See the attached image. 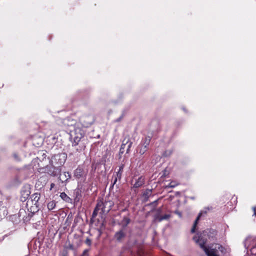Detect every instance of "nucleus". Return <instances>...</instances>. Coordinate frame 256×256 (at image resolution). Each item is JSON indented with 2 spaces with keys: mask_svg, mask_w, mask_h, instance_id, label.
<instances>
[{
  "mask_svg": "<svg viewBox=\"0 0 256 256\" xmlns=\"http://www.w3.org/2000/svg\"><path fill=\"white\" fill-rule=\"evenodd\" d=\"M85 243L88 246H90L92 244V241L89 238H87L85 241Z\"/></svg>",
  "mask_w": 256,
  "mask_h": 256,
  "instance_id": "4be33fe9",
  "label": "nucleus"
},
{
  "mask_svg": "<svg viewBox=\"0 0 256 256\" xmlns=\"http://www.w3.org/2000/svg\"><path fill=\"white\" fill-rule=\"evenodd\" d=\"M71 176L68 172H64L62 174H60L59 178L60 180L62 182H66L70 178Z\"/></svg>",
  "mask_w": 256,
  "mask_h": 256,
  "instance_id": "0eeeda50",
  "label": "nucleus"
},
{
  "mask_svg": "<svg viewBox=\"0 0 256 256\" xmlns=\"http://www.w3.org/2000/svg\"><path fill=\"white\" fill-rule=\"evenodd\" d=\"M55 184L54 183H52L50 184V190H52Z\"/></svg>",
  "mask_w": 256,
  "mask_h": 256,
  "instance_id": "bb28decb",
  "label": "nucleus"
},
{
  "mask_svg": "<svg viewBox=\"0 0 256 256\" xmlns=\"http://www.w3.org/2000/svg\"><path fill=\"white\" fill-rule=\"evenodd\" d=\"M93 122L94 120L91 116H84L80 118V122H77L75 124L73 136V142H72V146H78L84 136V131L80 126L82 125L84 127L86 128L90 126Z\"/></svg>",
  "mask_w": 256,
  "mask_h": 256,
  "instance_id": "f257e3e1",
  "label": "nucleus"
},
{
  "mask_svg": "<svg viewBox=\"0 0 256 256\" xmlns=\"http://www.w3.org/2000/svg\"><path fill=\"white\" fill-rule=\"evenodd\" d=\"M70 248L71 249H73V246H70Z\"/></svg>",
  "mask_w": 256,
  "mask_h": 256,
  "instance_id": "cd10ccee",
  "label": "nucleus"
},
{
  "mask_svg": "<svg viewBox=\"0 0 256 256\" xmlns=\"http://www.w3.org/2000/svg\"><path fill=\"white\" fill-rule=\"evenodd\" d=\"M0 193H1V192L0 191Z\"/></svg>",
  "mask_w": 256,
  "mask_h": 256,
  "instance_id": "c756f323",
  "label": "nucleus"
},
{
  "mask_svg": "<svg viewBox=\"0 0 256 256\" xmlns=\"http://www.w3.org/2000/svg\"><path fill=\"white\" fill-rule=\"evenodd\" d=\"M123 168H124V165H122V166H121L120 167V168H119V170H118V171H120V172H122Z\"/></svg>",
  "mask_w": 256,
  "mask_h": 256,
  "instance_id": "393cba45",
  "label": "nucleus"
},
{
  "mask_svg": "<svg viewBox=\"0 0 256 256\" xmlns=\"http://www.w3.org/2000/svg\"><path fill=\"white\" fill-rule=\"evenodd\" d=\"M132 142L129 140L128 138H125L121 145L120 154H122L124 152L126 154L128 153L130 148L132 146Z\"/></svg>",
  "mask_w": 256,
  "mask_h": 256,
  "instance_id": "20e7f679",
  "label": "nucleus"
},
{
  "mask_svg": "<svg viewBox=\"0 0 256 256\" xmlns=\"http://www.w3.org/2000/svg\"><path fill=\"white\" fill-rule=\"evenodd\" d=\"M152 192V190L148 189L144 192L143 196H144L145 198H148L149 196H151Z\"/></svg>",
  "mask_w": 256,
  "mask_h": 256,
  "instance_id": "6ab92c4d",
  "label": "nucleus"
},
{
  "mask_svg": "<svg viewBox=\"0 0 256 256\" xmlns=\"http://www.w3.org/2000/svg\"><path fill=\"white\" fill-rule=\"evenodd\" d=\"M150 141V138L149 136L145 138L143 144L140 149L139 152L141 154H143L146 151L148 146L149 145Z\"/></svg>",
  "mask_w": 256,
  "mask_h": 256,
  "instance_id": "39448f33",
  "label": "nucleus"
},
{
  "mask_svg": "<svg viewBox=\"0 0 256 256\" xmlns=\"http://www.w3.org/2000/svg\"><path fill=\"white\" fill-rule=\"evenodd\" d=\"M253 211L254 212V215L256 216V206H254L252 208Z\"/></svg>",
  "mask_w": 256,
  "mask_h": 256,
  "instance_id": "a878e982",
  "label": "nucleus"
},
{
  "mask_svg": "<svg viewBox=\"0 0 256 256\" xmlns=\"http://www.w3.org/2000/svg\"><path fill=\"white\" fill-rule=\"evenodd\" d=\"M30 194V192L28 190H22L21 192L20 200L25 202L28 198Z\"/></svg>",
  "mask_w": 256,
  "mask_h": 256,
  "instance_id": "9b49d317",
  "label": "nucleus"
},
{
  "mask_svg": "<svg viewBox=\"0 0 256 256\" xmlns=\"http://www.w3.org/2000/svg\"><path fill=\"white\" fill-rule=\"evenodd\" d=\"M114 205V202L109 200L108 198H106L104 201L102 200H98L92 214V218H96L98 214H107L110 211Z\"/></svg>",
  "mask_w": 256,
  "mask_h": 256,
  "instance_id": "f03ea898",
  "label": "nucleus"
},
{
  "mask_svg": "<svg viewBox=\"0 0 256 256\" xmlns=\"http://www.w3.org/2000/svg\"><path fill=\"white\" fill-rule=\"evenodd\" d=\"M144 184V179L142 176H140L136 180L135 183L134 184L133 187L138 188L140 187Z\"/></svg>",
  "mask_w": 256,
  "mask_h": 256,
  "instance_id": "9d476101",
  "label": "nucleus"
},
{
  "mask_svg": "<svg viewBox=\"0 0 256 256\" xmlns=\"http://www.w3.org/2000/svg\"><path fill=\"white\" fill-rule=\"evenodd\" d=\"M179 183L176 181L171 182L168 186H166V188H173L178 186Z\"/></svg>",
  "mask_w": 256,
  "mask_h": 256,
  "instance_id": "f3484780",
  "label": "nucleus"
},
{
  "mask_svg": "<svg viewBox=\"0 0 256 256\" xmlns=\"http://www.w3.org/2000/svg\"><path fill=\"white\" fill-rule=\"evenodd\" d=\"M31 201L34 205L38 206V202L40 198V194L38 193H34L31 196Z\"/></svg>",
  "mask_w": 256,
  "mask_h": 256,
  "instance_id": "6e6552de",
  "label": "nucleus"
},
{
  "mask_svg": "<svg viewBox=\"0 0 256 256\" xmlns=\"http://www.w3.org/2000/svg\"><path fill=\"white\" fill-rule=\"evenodd\" d=\"M56 202L54 200L50 202L48 204V208L49 210H52L56 207Z\"/></svg>",
  "mask_w": 256,
  "mask_h": 256,
  "instance_id": "dca6fc26",
  "label": "nucleus"
},
{
  "mask_svg": "<svg viewBox=\"0 0 256 256\" xmlns=\"http://www.w3.org/2000/svg\"><path fill=\"white\" fill-rule=\"evenodd\" d=\"M125 236L126 233L123 230L118 231L114 234L115 238L118 241H120L122 238H124Z\"/></svg>",
  "mask_w": 256,
  "mask_h": 256,
  "instance_id": "1a4fd4ad",
  "label": "nucleus"
},
{
  "mask_svg": "<svg viewBox=\"0 0 256 256\" xmlns=\"http://www.w3.org/2000/svg\"><path fill=\"white\" fill-rule=\"evenodd\" d=\"M13 156H14V159L16 161H20V156H18V155L17 154L14 153V154Z\"/></svg>",
  "mask_w": 256,
  "mask_h": 256,
  "instance_id": "412c9836",
  "label": "nucleus"
},
{
  "mask_svg": "<svg viewBox=\"0 0 256 256\" xmlns=\"http://www.w3.org/2000/svg\"><path fill=\"white\" fill-rule=\"evenodd\" d=\"M130 222V219L126 216H124L121 222V224L124 228L126 227Z\"/></svg>",
  "mask_w": 256,
  "mask_h": 256,
  "instance_id": "4468645a",
  "label": "nucleus"
},
{
  "mask_svg": "<svg viewBox=\"0 0 256 256\" xmlns=\"http://www.w3.org/2000/svg\"><path fill=\"white\" fill-rule=\"evenodd\" d=\"M85 148H86V146H83V149H84Z\"/></svg>",
  "mask_w": 256,
  "mask_h": 256,
  "instance_id": "c85d7f7f",
  "label": "nucleus"
},
{
  "mask_svg": "<svg viewBox=\"0 0 256 256\" xmlns=\"http://www.w3.org/2000/svg\"><path fill=\"white\" fill-rule=\"evenodd\" d=\"M170 218V216L168 214H164L163 216H160L158 218V220L160 222L164 220L168 219Z\"/></svg>",
  "mask_w": 256,
  "mask_h": 256,
  "instance_id": "aec40b11",
  "label": "nucleus"
},
{
  "mask_svg": "<svg viewBox=\"0 0 256 256\" xmlns=\"http://www.w3.org/2000/svg\"><path fill=\"white\" fill-rule=\"evenodd\" d=\"M202 212H200L198 216H197L196 220H195L194 222V225H193V226L191 230V232L192 233H194L195 232V229H196V225L198 224V221L199 220L200 216H202Z\"/></svg>",
  "mask_w": 256,
  "mask_h": 256,
  "instance_id": "ddd939ff",
  "label": "nucleus"
},
{
  "mask_svg": "<svg viewBox=\"0 0 256 256\" xmlns=\"http://www.w3.org/2000/svg\"><path fill=\"white\" fill-rule=\"evenodd\" d=\"M60 197L66 202H69L70 200V198L64 192L60 193Z\"/></svg>",
  "mask_w": 256,
  "mask_h": 256,
  "instance_id": "2eb2a0df",
  "label": "nucleus"
},
{
  "mask_svg": "<svg viewBox=\"0 0 256 256\" xmlns=\"http://www.w3.org/2000/svg\"><path fill=\"white\" fill-rule=\"evenodd\" d=\"M122 172H120V171H118L116 174V176H114V182H113V186L116 184V182H117V180L118 178V179H120L121 178V176H122Z\"/></svg>",
  "mask_w": 256,
  "mask_h": 256,
  "instance_id": "a211bd4d",
  "label": "nucleus"
},
{
  "mask_svg": "<svg viewBox=\"0 0 256 256\" xmlns=\"http://www.w3.org/2000/svg\"><path fill=\"white\" fill-rule=\"evenodd\" d=\"M206 234L210 240H214L216 236V232L214 230H210L208 232L206 231L203 232V234L204 236L206 235Z\"/></svg>",
  "mask_w": 256,
  "mask_h": 256,
  "instance_id": "423d86ee",
  "label": "nucleus"
},
{
  "mask_svg": "<svg viewBox=\"0 0 256 256\" xmlns=\"http://www.w3.org/2000/svg\"><path fill=\"white\" fill-rule=\"evenodd\" d=\"M217 248L218 250H219L222 252H224V250H225L224 248L222 245H220V244H218V246Z\"/></svg>",
  "mask_w": 256,
  "mask_h": 256,
  "instance_id": "b1692460",
  "label": "nucleus"
},
{
  "mask_svg": "<svg viewBox=\"0 0 256 256\" xmlns=\"http://www.w3.org/2000/svg\"><path fill=\"white\" fill-rule=\"evenodd\" d=\"M89 252V249H86L84 250L82 256H88V252Z\"/></svg>",
  "mask_w": 256,
  "mask_h": 256,
  "instance_id": "5701e85b",
  "label": "nucleus"
},
{
  "mask_svg": "<svg viewBox=\"0 0 256 256\" xmlns=\"http://www.w3.org/2000/svg\"><path fill=\"white\" fill-rule=\"evenodd\" d=\"M84 174V170L80 168H78L74 172V176L77 178H80Z\"/></svg>",
  "mask_w": 256,
  "mask_h": 256,
  "instance_id": "f8f14e48",
  "label": "nucleus"
},
{
  "mask_svg": "<svg viewBox=\"0 0 256 256\" xmlns=\"http://www.w3.org/2000/svg\"><path fill=\"white\" fill-rule=\"evenodd\" d=\"M204 236L203 234H200L198 236H194V240L204 250L208 256H218L216 254V248L209 250L205 246L207 240L204 237Z\"/></svg>",
  "mask_w": 256,
  "mask_h": 256,
  "instance_id": "7ed1b4c3",
  "label": "nucleus"
}]
</instances>
